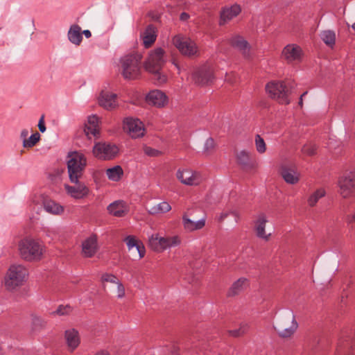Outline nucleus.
Returning <instances> with one entry per match:
<instances>
[{
  "label": "nucleus",
  "instance_id": "f257e3e1",
  "mask_svg": "<svg viewBox=\"0 0 355 355\" xmlns=\"http://www.w3.org/2000/svg\"><path fill=\"white\" fill-rule=\"evenodd\" d=\"M28 272L22 265H12L4 277V286L9 292H14L26 280Z\"/></svg>",
  "mask_w": 355,
  "mask_h": 355
},
{
  "label": "nucleus",
  "instance_id": "f03ea898",
  "mask_svg": "<svg viewBox=\"0 0 355 355\" xmlns=\"http://www.w3.org/2000/svg\"><path fill=\"white\" fill-rule=\"evenodd\" d=\"M141 55L138 53L123 56L120 60V71L126 80H135L141 74Z\"/></svg>",
  "mask_w": 355,
  "mask_h": 355
},
{
  "label": "nucleus",
  "instance_id": "7ed1b4c3",
  "mask_svg": "<svg viewBox=\"0 0 355 355\" xmlns=\"http://www.w3.org/2000/svg\"><path fill=\"white\" fill-rule=\"evenodd\" d=\"M18 250L20 257L28 261L40 260L42 254L41 245L31 237H26L19 242Z\"/></svg>",
  "mask_w": 355,
  "mask_h": 355
},
{
  "label": "nucleus",
  "instance_id": "20e7f679",
  "mask_svg": "<svg viewBox=\"0 0 355 355\" xmlns=\"http://www.w3.org/2000/svg\"><path fill=\"white\" fill-rule=\"evenodd\" d=\"M87 164L84 155L78 152H72L67 157V168L71 182H76L82 176Z\"/></svg>",
  "mask_w": 355,
  "mask_h": 355
},
{
  "label": "nucleus",
  "instance_id": "39448f33",
  "mask_svg": "<svg viewBox=\"0 0 355 355\" xmlns=\"http://www.w3.org/2000/svg\"><path fill=\"white\" fill-rule=\"evenodd\" d=\"M298 327L295 317L292 311H286L281 315L274 326L280 337L289 338L297 330Z\"/></svg>",
  "mask_w": 355,
  "mask_h": 355
},
{
  "label": "nucleus",
  "instance_id": "423d86ee",
  "mask_svg": "<svg viewBox=\"0 0 355 355\" xmlns=\"http://www.w3.org/2000/svg\"><path fill=\"white\" fill-rule=\"evenodd\" d=\"M166 60L164 50L161 47H157L148 53L144 62V68L148 72H157L159 70H162Z\"/></svg>",
  "mask_w": 355,
  "mask_h": 355
},
{
  "label": "nucleus",
  "instance_id": "0eeeda50",
  "mask_svg": "<svg viewBox=\"0 0 355 355\" xmlns=\"http://www.w3.org/2000/svg\"><path fill=\"white\" fill-rule=\"evenodd\" d=\"M270 96L281 104H288L289 90L282 81H272L266 87Z\"/></svg>",
  "mask_w": 355,
  "mask_h": 355
},
{
  "label": "nucleus",
  "instance_id": "6e6552de",
  "mask_svg": "<svg viewBox=\"0 0 355 355\" xmlns=\"http://www.w3.org/2000/svg\"><path fill=\"white\" fill-rule=\"evenodd\" d=\"M176 178L183 184L197 186L202 182L201 174L189 168H179L175 174Z\"/></svg>",
  "mask_w": 355,
  "mask_h": 355
},
{
  "label": "nucleus",
  "instance_id": "1a4fd4ad",
  "mask_svg": "<svg viewBox=\"0 0 355 355\" xmlns=\"http://www.w3.org/2000/svg\"><path fill=\"white\" fill-rule=\"evenodd\" d=\"M173 44L185 56L192 57L198 53L196 43L189 38L175 35L173 38Z\"/></svg>",
  "mask_w": 355,
  "mask_h": 355
},
{
  "label": "nucleus",
  "instance_id": "9d476101",
  "mask_svg": "<svg viewBox=\"0 0 355 355\" xmlns=\"http://www.w3.org/2000/svg\"><path fill=\"white\" fill-rule=\"evenodd\" d=\"M118 153V147L107 142H98L93 148V155L101 159H112L117 155Z\"/></svg>",
  "mask_w": 355,
  "mask_h": 355
},
{
  "label": "nucleus",
  "instance_id": "9b49d317",
  "mask_svg": "<svg viewBox=\"0 0 355 355\" xmlns=\"http://www.w3.org/2000/svg\"><path fill=\"white\" fill-rule=\"evenodd\" d=\"M338 193L343 198L355 197V175L347 174L341 176L338 181Z\"/></svg>",
  "mask_w": 355,
  "mask_h": 355
},
{
  "label": "nucleus",
  "instance_id": "f8f14e48",
  "mask_svg": "<svg viewBox=\"0 0 355 355\" xmlns=\"http://www.w3.org/2000/svg\"><path fill=\"white\" fill-rule=\"evenodd\" d=\"M193 210L192 209H187L182 214V226L187 232H194L202 229L205 225L206 219L203 216L197 219L193 216Z\"/></svg>",
  "mask_w": 355,
  "mask_h": 355
},
{
  "label": "nucleus",
  "instance_id": "ddd939ff",
  "mask_svg": "<svg viewBox=\"0 0 355 355\" xmlns=\"http://www.w3.org/2000/svg\"><path fill=\"white\" fill-rule=\"evenodd\" d=\"M279 173L284 180L288 184H295L300 181V173L293 163L282 162L279 166Z\"/></svg>",
  "mask_w": 355,
  "mask_h": 355
},
{
  "label": "nucleus",
  "instance_id": "4468645a",
  "mask_svg": "<svg viewBox=\"0 0 355 355\" xmlns=\"http://www.w3.org/2000/svg\"><path fill=\"white\" fill-rule=\"evenodd\" d=\"M123 130L133 139L141 137L145 133L143 123L139 119L132 117L124 119Z\"/></svg>",
  "mask_w": 355,
  "mask_h": 355
},
{
  "label": "nucleus",
  "instance_id": "2eb2a0df",
  "mask_svg": "<svg viewBox=\"0 0 355 355\" xmlns=\"http://www.w3.org/2000/svg\"><path fill=\"white\" fill-rule=\"evenodd\" d=\"M73 185L65 184L64 189L67 193L73 198L82 199L89 193V187L83 182L77 180L76 182H71Z\"/></svg>",
  "mask_w": 355,
  "mask_h": 355
},
{
  "label": "nucleus",
  "instance_id": "dca6fc26",
  "mask_svg": "<svg viewBox=\"0 0 355 355\" xmlns=\"http://www.w3.org/2000/svg\"><path fill=\"white\" fill-rule=\"evenodd\" d=\"M214 70L211 67L205 65L199 68L193 75V80L198 85L210 83L214 78Z\"/></svg>",
  "mask_w": 355,
  "mask_h": 355
},
{
  "label": "nucleus",
  "instance_id": "f3484780",
  "mask_svg": "<svg viewBox=\"0 0 355 355\" xmlns=\"http://www.w3.org/2000/svg\"><path fill=\"white\" fill-rule=\"evenodd\" d=\"M98 103L105 110H114L118 106L117 95L107 89H103L99 94Z\"/></svg>",
  "mask_w": 355,
  "mask_h": 355
},
{
  "label": "nucleus",
  "instance_id": "a211bd4d",
  "mask_svg": "<svg viewBox=\"0 0 355 355\" xmlns=\"http://www.w3.org/2000/svg\"><path fill=\"white\" fill-rule=\"evenodd\" d=\"M302 57V49L296 44H288L282 50V58L288 63L297 62Z\"/></svg>",
  "mask_w": 355,
  "mask_h": 355
},
{
  "label": "nucleus",
  "instance_id": "6ab92c4d",
  "mask_svg": "<svg viewBox=\"0 0 355 355\" xmlns=\"http://www.w3.org/2000/svg\"><path fill=\"white\" fill-rule=\"evenodd\" d=\"M64 338L67 349L69 352H73L80 345L81 338L78 329L69 328L64 331Z\"/></svg>",
  "mask_w": 355,
  "mask_h": 355
},
{
  "label": "nucleus",
  "instance_id": "aec40b11",
  "mask_svg": "<svg viewBox=\"0 0 355 355\" xmlns=\"http://www.w3.org/2000/svg\"><path fill=\"white\" fill-rule=\"evenodd\" d=\"M268 216L264 213H259L254 220V232L257 237L267 241L271 236L270 233H266V225L268 223Z\"/></svg>",
  "mask_w": 355,
  "mask_h": 355
},
{
  "label": "nucleus",
  "instance_id": "412c9836",
  "mask_svg": "<svg viewBox=\"0 0 355 355\" xmlns=\"http://www.w3.org/2000/svg\"><path fill=\"white\" fill-rule=\"evenodd\" d=\"M32 202L33 204L32 210L37 215L35 216L33 214L31 217V220L34 222L35 220H40V217L37 216H40V214L44 210V196L42 190L35 191L32 198Z\"/></svg>",
  "mask_w": 355,
  "mask_h": 355
},
{
  "label": "nucleus",
  "instance_id": "4be33fe9",
  "mask_svg": "<svg viewBox=\"0 0 355 355\" xmlns=\"http://www.w3.org/2000/svg\"><path fill=\"white\" fill-rule=\"evenodd\" d=\"M230 44L241 51L245 58L251 57V48L248 42L240 35H234L230 39Z\"/></svg>",
  "mask_w": 355,
  "mask_h": 355
},
{
  "label": "nucleus",
  "instance_id": "5701e85b",
  "mask_svg": "<svg viewBox=\"0 0 355 355\" xmlns=\"http://www.w3.org/2000/svg\"><path fill=\"white\" fill-rule=\"evenodd\" d=\"M146 101L148 104L157 107H164L168 103L166 94L160 90H153L146 96Z\"/></svg>",
  "mask_w": 355,
  "mask_h": 355
},
{
  "label": "nucleus",
  "instance_id": "b1692460",
  "mask_svg": "<svg viewBox=\"0 0 355 355\" xmlns=\"http://www.w3.org/2000/svg\"><path fill=\"white\" fill-rule=\"evenodd\" d=\"M98 250L97 238L90 236L82 243V254L85 257L90 258L94 256Z\"/></svg>",
  "mask_w": 355,
  "mask_h": 355
},
{
  "label": "nucleus",
  "instance_id": "393cba45",
  "mask_svg": "<svg viewBox=\"0 0 355 355\" xmlns=\"http://www.w3.org/2000/svg\"><path fill=\"white\" fill-rule=\"evenodd\" d=\"M110 214L116 217H123L129 211L128 205L123 200H116L107 208Z\"/></svg>",
  "mask_w": 355,
  "mask_h": 355
},
{
  "label": "nucleus",
  "instance_id": "a878e982",
  "mask_svg": "<svg viewBox=\"0 0 355 355\" xmlns=\"http://www.w3.org/2000/svg\"><path fill=\"white\" fill-rule=\"evenodd\" d=\"M98 122L99 119L96 115H92L88 117L84 132L89 139L91 136L96 137L99 134Z\"/></svg>",
  "mask_w": 355,
  "mask_h": 355
},
{
  "label": "nucleus",
  "instance_id": "bb28decb",
  "mask_svg": "<svg viewBox=\"0 0 355 355\" xmlns=\"http://www.w3.org/2000/svg\"><path fill=\"white\" fill-rule=\"evenodd\" d=\"M241 12V8L238 5H234L229 8H225L220 12V25L223 26L236 17Z\"/></svg>",
  "mask_w": 355,
  "mask_h": 355
},
{
  "label": "nucleus",
  "instance_id": "cd10ccee",
  "mask_svg": "<svg viewBox=\"0 0 355 355\" xmlns=\"http://www.w3.org/2000/svg\"><path fill=\"white\" fill-rule=\"evenodd\" d=\"M143 44L146 48L150 47L155 41L156 29L153 25H149L141 35Z\"/></svg>",
  "mask_w": 355,
  "mask_h": 355
},
{
  "label": "nucleus",
  "instance_id": "c85d7f7f",
  "mask_svg": "<svg viewBox=\"0 0 355 355\" xmlns=\"http://www.w3.org/2000/svg\"><path fill=\"white\" fill-rule=\"evenodd\" d=\"M148 245L155 252H163L164 237L159 236L157 234H152L148 239Z\"/></svg>",
  "mask_w": 355,
  "mask_h": 355
},
{
  "label": "nucleus",
  "instance_id": "c756f323",
  "mask_svg": "<svg viewBox=\"0 0 355 355\" xmlns=\"http://www.w3.org/2000/svg\"><path fill=\"white\" fill-rule=\"evenodd\" d=\"M147 209L150 214L157 215L169 211L171 209V207L167 202L164 201L157 204L151 205Z\"/></svg>",
  "mask_w": 355,
  "mask_h": 355
},
{
  "label": "nucleus",
  "instance_id": "7c9ffc66",
  "mask_svg": "<svg viewBox=\"0 0 355 355\" xmlns=\"http://www.w3.org/2000/svg\"><path fill=\"white\" fill-rule=\"evenodd\" d=\"M248 286V279L244 277L239 279L230 287L228 295L234 296L243 291Z\"/></svg>",
  "mask_w": 355,
  "mask_h": 355
},
{
  "label": "nucleus",
  "instance_id": "2f4dec72",
  "mask_svg": "<svg viewBox=\"0 0 355 355\" xmlns=\"http://www.w3.org/2000/svg\"><path fill=\"white\" fill-rule=\"evenodd\" d=\"M68 38L71 43L78 45L83 39L81 28L78 25L71 26L68 32Z\"/></svg>",
  "mask_w": 355,
  "mask_h": 355
},
{
  "label": "nucleus",
  "instance_id": "473e14b6",
  "mask_svg": "<svg viewBox=\"0 0 355 355\" xmlns=\"http://www.w3.org/2000/svg\"><path fill=\"white\" fill-rule=\"evenodd\" d=\"M325 195L326 191L323 188L316 189L307 198L308 205L311 207H315L320 199L325 196Z\"/></svg>",
  "mask_w": 355,
  "mask_h": 355
},
{
  "label": "nucleus",
  "instance_id": "72a5a7b5",
  "mask_svg": "<svg viewBox=\"0 0 355 355\" xmlns=\"http://www.w3.org/2000/svg\"><path fill=\"white\" fill-rule=\"evenodd\" d=\"M237 162L243 167H250L251 154L245 150H241L236 154Z\"/></svg>",
  "mask_w": 355,
  "mask_h": 355
},
{
  "label": "nucleus",
  "instance_id": "f704fd0d",
  "mask_svg": "<svg viewBox=\"0 0 355 355\" xmlns=\"http://www.w3.org/2000/svg\"><path fill=\"white\" fill-rule=\"evenodd\" d=\"M46 211L53 215H60L64 211V207L55 201L49 200L46 202Z\"/></svg>",
  "mask_w": 355,
  "mask_h": 355
},
{
  "label": "nucleus",
  "instance_id": "c9c22d12",
  "mask_svg": "<svg viewBox=\"0 0 355 355\" xmlns=\"http://www.w3.org/2000/svg\"><path fill=\"white\" fill-rule=\"evenodd\" d=\"M321 40L329 47H333L336 42V33L331 30L323 31L320 33Z\"/></svg>",
  "mask_w": 355,
  "mask_h": 355
},
{
  "label": "nucleus",
  "instance_id": "e433bc0d",
  "mask_svg": "<svg viewBox=\"0 0 355 355\" xmlns=\"http://www.w3.org/2000/svg\"><path fill=\"white\" fill-rule=\"evenodd\" d=\"M123 173V169L120 166H116L106 171V175L112 181H118L121 178Z\"/></svg>",
  "mask_w": 355,
  "mask_h": 355
},
{
  "label": "nucleus",
  "instance_id": "4c0bfd02",
  "mask_svg": "<svg viewBox=\"0 0 355 355\" xmlns=\"http://www.w3.org/2000/svg\"><path fill=\"white\" fill-rule=\"evenodd\" d=\"M181 243V239L178 236L164 237V250L167 248L176 247Z\"/></svg>",
  "mask_w": 355,
  "mask_h": 355
},
{
  "label": "nucleus",
  "instance_id": "58836bf2",
  "mask_svg": "<svg viewBox=\"0 0 355 355\" xmlns=\"http://www.w3.org/2000/svg\"><path fill=\"white\" fill-rule=\"evenodd\" d=\"M40 140V135L39 132H36L23 141V147L25 148H31L35 146Z\"/></svg>",
  "mask_w": 355,
  "mask_h": 355
},
{
  "label": "nucleus",
  "instance_id": "ea45409f",
  "mask_svg": "<svg viewBox=\"0 0 355 355\" xmlns=\"http://www.w3.org/2000/svg\"><path fill=\"white\" fill-rule=\"evenodd\" d=\"M254 145L256 150L259 153L263 154L266 151V142L259 135H256L255 136Z\"/></svg>",
  "mask_w": 355,
  "mask_h": 355
},
{
  "label": "nucleus",
  "instance_id": "a19ab883",
  "mask_svg": "<svg viewBox=\"0 0 355 355\" xmlns=\"http://www.w3.org/2000/svg\"><path fill=\"white\" fill-rule=\"evenodd\" d=\"M230 215H232L234 218L235 223H237L239 219V215L237 211L235 210H229L223 211L220 216L218 217V221L219 223H223L225 218H227Z\"/></svg>",
  "mask_w": 355,
  "mask_h": 355
},
{
  "label": "nucleus",
  "instance_id": "79ce46f5",
  "mask_svg": "<svg viewBox=\"0 0 355 355\" xmlns=\"http://www.w3.org/2000/svg\"><path fill=\"white\" fill-rule=\"evenodd\" d=\"M132 255L138 257L139 259L143 258L145 255L146 250L144 245L141 242H139L135 247L134 250L130 251Z\"/></svg>",
  "mask_w": 355,
  "mask_h": 355
},
{
  "label": "nucleus",
  "instance_id": "37998d69",
  "mask_svg": "<svg viewBox=\"0 0 355 355\" xmlns=\"http://www.w3.org/2000/svg\"><path fill=\"white\" fill-rule=\"evenodd\" d=\"M72 311V308L69 305H60L58 309L52 313L53 315H68Z\"/></svg>",
  "mask_w": 355,
  "mask_h": 355
},
{
  "label": "nucleus",
  "instance_id": "c03bdc74",
  "mask_svg": "<svg viewBox=\"0 0 355 355\" xmlns=\"http://www.w3.org/2000/svg\"><path fill=\"white\" fill-rule=\"evenodd\" d=\"M248 329L247 324H241L239 329L229 331V334L234 337H239L245 334Z\"/></svg>",
  "mask_w": 355,
  "mask_h": 355
},
{
  "label": "nucleus",
  "instance_id": "a18cd8bd",
  "mask_svg": "<svg viewBox=\"0 0 355 355\" xmlns=\"http://www.w3.org/2000/svg\"><path fill=\"white\" fill-rule=\"evenodd\" d=\"M101 280L102 283L110 282L114 284L119 282V279L115 275L110 273L103 274Z\"/></svg>",
  "mask_w": 355,
  "mask_h": 355
},
{
  "label": "nucleus",
  "instance_id": "49530a36",
  "mask_svg": "<svg viewBox=\"0 0 355 355\" xmlns=\"http://www.w3.org/2000/svg\"><path fill=\"white\" fill-rule=\"evenodd\" d=\"M154 76V80L157 84L161 85L166 82L167 76L159 70L157 72H150Z\"/></svg>",
  "mask_w": 355,
  "mask_h": 355
},
{
  "label": "nucleus",
  "instance_id": "de8ad7c7",
  "mask_svg": "<svg viewBox=\"0 0 355 355\" xmlns=\"http://www.w3.org/2000/svg\"><path fill=\"white\" fill-rule=\"evenodd\" d=\"M125 242L126 243V245L128 248V250H134L135 247L140 242L139 241L137 240L135 237L132 236H128L125 239Z\"/></svg>",
  "mask_w": 355,
  "mask_h": 355
},
{
  "label": "nucleus",
  "instance_id": "09e8293b",
  "mask_svg": "<svg viewBox=\"0 0 355 355\" xmlns=\"http://www.w3.org/2000/svg\"><path fill=\"white\" fill-rule=\"evenodd\" d=\"M144 151L146 155L150 157H158L162 154L161 151L147 146H144Z\"/></svg>",
  "mask_w": 355,
  "mask_h": 355
},
{
  "label": "nucleus",
  "instance_id": "8fccbe9b",
  "mask_svg": "<svg viewBox=\"0 0 355 355\" xmlns=\"http://www.w3.org/2000/svg\"><path fill=\"white\" fill-rule=\"evenodd\" d=\"M116 288L114 293H116V297L118 298H123L125 295V290L124 286L120 281L116 284Z\"/></svg>",
  "mask_w": 355,
  "mask_h": 355
},
{
  "label": "nucleus",
  "instance_id": "3c124183",
  "mask_svg": "<svg viewBox=\"0 0 355 355\" xmlns=\"http://www.w3.org/2000/svg\"><path fill=\"white\" fill-rule=\"evenodd\" d=\"M214 147H215L214 140L212 138L209 137L206 140V141L205 143L204 151L207 153H209L214 150Z\"/></svg>",
  "mask_w": 355,
  "mask_h": 355
},
{
  "label": "nucleus",
  "instance_id": "603ef678",
  "mask_svg": "<svg viewBox=\"0 0 355 355\" xmlns=\"http://www.w3.org/2000/svg\"><path fill=\"white\" fill-rule=\"evenodd\" d=\"M302 150L304 154L313 155L315 153L316 147L314 144H309L304 146Z\"/></svg>",
  "mask_w": 355,
  "mask_h": 355
},
{
  "label": "nucleus",
  "instance_id": "864d4df0",
  "mask_svg": "<svg viewBox=\"0 0 355 355\" xmlns=\"http://www.w3.org/2000/svg\"><path fill=\"white\" fill-rule=\"evenodd\" d=\"M38 128L41 132H44V114H42L38 123Z\"/></svg>",
  "mask_w": 355,
  "mask_h": 355
},
{
  "label": "nucleus",
  "instance_id": "5fc2aeb1",
  "mask_svg": "<svg viewBox=\"0 0 355 355\" xmlns=\"http://www.w3.org/2000/svg\"><path fill=\"white\" fill-rule=\"evenodd\" d=\"M41 324H42L41 320L39 318L34 316L33 318V329L34 330L37 329V326H41Z\"/></svg>",
  "mask_w": 355,
  "mask_h": 355
},
{
  "label": "nucleus",
  "instance_id": "6e6d98bb",
  "mask_svg": "<svg viewBox=\"0 0 355 355\" xmlns=\"http://www.w3.org/2000/svg\"><path fill=\"white\" fill-rule=\"evenodd\" d=\"M28 135V130L27 129H24L21 130V134H20V137L22 139V141H24V139H26Z\"/></svg>",
  "mask_w": 355,
  "mask_h": 355
},
{
  "label": "nucleus",
  "instance_id": "4d7b16f0",
  "mask_svg": "<svg viewBox=\"0 0 355 355\" xmlns=\"http://www.w3.org/2000/svg\"><path fill=\"white\" fill-rule=\"evenodd\" d=\"M189 18V14H187L186 12L181 13V15L180 16V19L182 21H187Z\"/></svg>",
  "mask_w": 355,
  "mask_h": 355
},
{
  "label": "nucleus",
  "instance_id": "13d9d810",
  "mask_svg": "<svg viewBox=\"0 0 355 355\" xmlns=\"http://www.w3.org/2000/svg\"><path fill=\"white\" fill-rule=\"evenodd\" d=\"M234 74H226L225 80L227 82H229L230 83H233V80L232 78V76H234Z\"/></svg>",
  "mask_w": 355,
  "mask_h": 355
},
{
  "label": "nucleus",
  "instance_id": "bf43d9fd",
  "mask_svg": "<svg viewBox=\"0 0 355 355\" xmlns=\"http://www.w3.org/2000/svg\"><path fill=\"white\" fill-rule=\"evenodd\" d=\"M83 34H84V35H85L87 38L90 37H91V35H92V33H91V32H90L89 30H85V31H83Z\"/></svg>",
  "mask_w": 355,
  "mask_h": 355
},
{
  "label": "nucleus",
  "instance_id": "052dcab7",
  "mask_svg": "<svg viewBox=\"0 0 355 355\" xmlns=\"http://www.w3.org/2000/svg\"><path fill=\"white\" fill-rule=\"evenodd\" d=\"M94 355H110V354L108 352H107L101 351V352H99L96 353Z\"/></svg>",
  "mask_w": 355,
  "mask_h": 355
},
{
  "label": "nucleus",
  "instance_id": "680f3d73",
  "mask_svg": "<svg viewBox=\"0 0 355 355\" xmlns=\"http://www.w3.org/2000/svg\"><path fill=\"white\" fill-rule=\"evenodd\" d=\"M349 222H355V213L352 214L349 218Z\"/></svg>",
  "mask_w": 355,
  "mask_h": 355
},
{
  "label": "nucleus",
  "instance_id": "e2e57ef3",
  "mask_svg": "<svg viewBox=\"0 0 355 355\" xmlns=\"http://www.w3.org/2000/svg\"><path fill=\"white\" fill-rule=\"evenodd\" d=\"M307 94V92H304L300 97V105L302 104V98Z\"/></svg>",
  "mask_w": 355,
  "mask_h": 355
},
{
  "label": "nucleus",
  "instance_id": "0e129e2a",
  "mask_svg": "<svg viewBox=\"0 0 355 355\" xmlns=\"http://www.w3.org/2000/svg\"><path fill=\"white\" fill-rule=\"evenodd\" d=\"M172 63H173V64H174V65H175L178 69H179V65H178V64L177 61H176L175 59H173V60H172Z\"/></svg>",
  "mask_w": 355,
  "mask_h": 355
},
{
  "label": "nucleus",
  "instance_id": "69168bd1",
  "mask_svg": "<svg viewBox=\"0 0 355 355\" xmlns=\"http://www.w3.org/2000/svg\"><path fill=\"white\" fill-rule=\"evenodd\" d=\"M0 355H5L4 352L2 350V348L0 347Z\"/></svg>",
  "mask_w": 355,
  "mask_h": 355
},
{
  "label": "nucleus",
  "instance_id": "338daca9",
  "mask_svg": "<svg viewBox=\"0 0 355 355\" xmlns=\"http://www.w3.org/2000/svg\"><path fill=\"white\" fill-rule=\"evenodd\" d=\"M352 27L355 31V23L352 24Z\"/></svg>",
  "mask_w": 355,
  "mask_h": 355
}]
</instances>
